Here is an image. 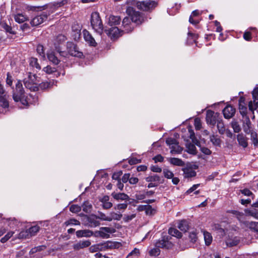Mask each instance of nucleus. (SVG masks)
Wrapping results in <instances>:
<instances>
[{
	"instance_id": "c9c22d12",
	"label": "nucleus",
	"mask_w": 258,
	"mask_h": 258,
	"mask_svg": "<svg viewBox=\"0 0 258 258\" xmlns=\"http://www.w3.org/2000/svg\"><path fill=\"white\" fill-rule=\"evenodd\" d=\"M82 207L83 211L87 213H90L92 208V205L88 201L85 202Z\"/></svg>"
},
{
	"instance_id": "b1692460",
	"label": "nucleus",
	"mask_w": 258,
	"mask_h": 258,
	"mask_svg": "<svg viewBox=\"0 0 258 258\" xmlns=\"http://www.w3.org/2000/svg\"><path fill=\"white\" fill-rule=\"evenodd\" d=\"M184 176L185 178L192 177L196 175V172L192 168L186 167L183 169Z\"/></svg>"
},
{
	"instance_id": "39448f33",
	"label": "nucleus",
	"mask_w": 258,
	"mask_h": 258,
	"mask_svg": "<svg viewBox=\"0 0 258 258\" xmlns=\"http://www.w3.org/2000/svg\"><path fill=\"white\" fill-rule=\"evenodd\" d=\"M115 247V243L110 241L96 244L92 245L89 248V250L91 252H95L98 251L105 250L108 248H112Z\"/></svg>"
},
{
	"instance_id": "ddd939ff",
	"label": "nucleus",
	"mask_w": 258,
	"mask_h": 258,
	"mask_svg": "<svg viewBox=\"0 0 258 258\" xmlns=\"http://www.w3.org/2000/svg\"><path fill=\"white\" fill-rule=\"evenodd\" d=\"M84 38L86 42H87L90 46H96L97 42L91 34L87 30L83 31Z\"/></svg>"
},
{
	"instance_id": "f03ea898",
	"label": "nucleus",
	"mask_w": 258,
	"mask_h": 258,
	"mask_svg": "<svg viewBox=\"0 0 258 258\" xmlns=\"http://www.w3.org/2000/svg\"><path fill=\"white\" fill-rule=\"evenodd\" d=\"M39 230V227L36 225L30 227L28 230H22L19 234H15L13 237V240L23 239L28 238L35 235Z\"/></svg>"
},
{
	"instance_id": "473e14b6",
	"label": "nucleus",
	"mask_w": 258,
	"mask_h": 258,
	"mask_svg": "<svg viewBox=\"0 0 258 258\" xmlns=\"http://www.w3.org/2000/svg\"><path fill=\"white\" fill-rule=\"evenodd\" d=\"M188 131L189 133V138L191 140L193 144L195 145L199 146L200 145V143L199 141V140L196 138L194 131L192 130L191 129H190Z\"/></svg>"
},
{
	"instance_id": "412c9836",
	"label": "nucleus",
	"mask_w": 258,
	"mask_h": 258,
	"mask_svg": "<svg viewBox=\"0 0 258 258\" xmlns=\"http://www.w3.org/2000/svg\"><path fill=\"white\" fill-rule=\"evenodd\" d=\"M114 232V229L110 227H101L99 232L100 235L103 238H108L109 235L106 233H112Z\"/></svg>"
},
{
	"instance_id": "774afa93",
	"label": "nucleus",
	"mask_w": 258,
	"mask_h": 258,
	"mask_svg": "<svg viewBox=\"0 0 258 258\" xmlns=\"http://www.w3.org/2000/svg\"><path fill=\"white\" fill-rule=\"evenodd\" d=\"M252 97L254 100H258V87H255L252 93Z\"/></svg>"
},
{
	"instance_id": "4468645a",
	"label": "nucleus",
	"mask_w": 258,
	"mask_h": 258,
	"mask_svg": "<svg viewBox=\"0 0 258 258\" xmlns=\"http://www.w3.org/2000/svg\"><path fill=\"white\" fill-rule=\"evenodd\" d=\"M131 19L129 17H125L122 20V26L123 27L124 30L126 33L131 32L133 29L134 26H132L131 24Z\"/></svg>"
},
{
	"instance_id": "4c0bfd02",
	"label": "nucleus",
	"mask_w": 258,
	"mask_h": 258,
	"mask_svg": "<svg viewBox=\"0 0 258 258\" xmlns=\"http://www.w3.org/2000/svg\"><path fill=\"white\" fill-rule=\"evenodd\" d=\"M200 13L198 10H195L194 11L191 15H190L189 19V22L192 24L193 25H197L199 23V21L197 20H194L192 17H196L199 15Z\"/></svg>"
},
{
	"instance_id": "2f4dec72",
	"label": "nucleus",
	"mask_w": 258,
	"mask_h": 258,
	"mask_svg": "<svg viewBox=\"0 0 258 258\" xmlns=\"http://www.w3.org/2000/svg\"><path fill=\"white\" fill-rule=\"evenodd\" d=\"M8 226L12 228H14L18 226L19 222L15 218H10L6 219Z\"/></svg>"
},
{
	"instance_id": "bb28decb",
	"label": "nucleus",
	"mask_w": 258,
	"mask_h": 258,
	"mask_svg": "<svg viewBox=\"0 0 258 258\" xmlns=\"http://www.w3.org/2000/svg\"><path fill=\"white\" fill-rule=\"evenodd\" d=\"M169 162L170 164L175 166H183L184 165V162L177 158H170L169 159Z\"/></svg>"
},
{
	"instance_id": "37998d69",
	"label": "nucleus",
	"mask_w": 258,
	"mask_h": 258,
	"mask_svg": "<svg viewBox=\"0 0 258 258\" xmlns=\"http://www.w3.org/2000/svg\"><path fill=\"white\" fill-rule=\"evenodd\" d=\"M122 215L120 214H117L115 212H111L108 216L109 218L110 219L109 221H111L112 220H120Z\"/></svg>"
},
{
	"instance_id": "0e129e2a",
	"label": "nucleus",
	"mask_w": 258,
	"mask_h": 258,
	"mask_svg": "<svg viewBox=\"0 0 258 258\" xmlns=\"http://www.w3.org/2000/svg\"><path fill=\"white\" fill-rule=\"evenodd\" d=\"M154 210L152 206L149 205H146L145 213L147 215H152L154 213Z\"/></svg>"
},
{
	"instance_id": "4d7b16f0",
	"label": "nucleus",
	"mask_w": 258,
	"mask_h": 258,
	"mask_svg": "<svg viewBox=\"0 0 258 258\" xmlns=\"http://www.w3.org/2000/svg\"><path fill=\"white\" fill-rule=\"evenodd\" d=\"M44 72L48 74H51L55 72H56V69L55 68H52L50 66H47L46 67H44L43 69Z\"/></svg>"
},
{
	"instance_id": "a19ab883",
	"label": "nucleus",
	"mask_w": 258,
	"mask_h": 258,
	"mask_svg": "<svg viewBox=\"0 0 258 258\" xmlns=\"http://www.w3.org/2000/svg\"><path fill=\"white\" fill-rule=\"evenodd\" d=\"M210 141L215 146H220L221 140L217 136L212 135L210 136Z\"/></svg>"
},
{
	"instance_id": "7ed1b4c3",
	"label": "nucleus",
	"mask_w": 258,
	"mask_h": 258,
	"mask_svg": "<svg viewBox=\"0 0 258 258\" xmlns=\"http://www.w3.org/2000/svg\"><path fill=\"white\" fill-rule=\"evenodd\" d=\"M91 23L93 28L96 32L100 35L103 33V26L98 13L94 12L92 14Z\"/></svg>"
},
{
	"instance_id": "f8f14e48",
	"label": "nucleus",
	"mask_w": 258,
	"mask_h": 258,
	"mask_svg": "<svg viewBox=\"0 0 258 258\" xmlns=\"http://www.w3.org/2000/svg\"><path fill=\"white\" fill-rule=\"evenodd\" d=\"M240 240V237L229 235L225 240V242L227 246L233 247L237 245L239 243Z\"/></svg>"
},
{
	"instance_id": "a18cd8bd",
	"label": "nucleus",
	"mask_w": 258,
	"mask_h": 258,
	"mask_svg": "<svg viewBox=\"0 0 258 258\" xmlns=\"http://www.w3.org/2000/svg\"><path fill=\"white\" fill-rule=\"evenodd\" d=\"M54 84V81L44 82L40 84V87L42 89H46L51 87Z\"/></svg>"
},
{
	"instance_id": "f3484780",
	"label": "nucleus",
	"mask_w": 258,
	"mask_h": 258,
	"mask_svg": "<svg viewBox=\"0 0 258 258\" xmlns=\"http://www.w3.org/2000/svg\"><path fill=\"white\" fill-rule=\"evenodd\" d=\"M91 243L89 240H81L73 245V248L75 250H79L87 247L91 245Z\"/></svg>"
},
{
	"instance_id": "f704fd0d",
	"label": "nucleus",
	"mask_w": 258,
	"mask_h": 258,
	"mask_svg": "<svg viewBox=\"0 0 258 258\" xmlns=\"http://www.w3.org/2000/svg\"><path fill=\"white\" fill-rule=\"evenodd\" d=\"M217 127L219 133L222 135L224 134L225 131V127L221 118L217 122Z\"/></svg>"
},
{
	"instance_id": "13d9d810",
	"label": "nucleus",
	"mask_w": 258,
	"mask_h": 258,
	"mask_svg": "<svg viewBox=\"0 0 258 258\" xmlns=\"http://www.w3.org/2000/svg\"><path fill=\"white\" fill-rule=\"evenodd\" d=\"M150 254L151 255V256H158L159 255L160 253V250L159 249V248L158 247H156L152 249L150 252Z\"/></svg>"
},
{
	"instance_id": "e2e57ef3",
	"label": "nucleus",
	"mask_w": 258,
	"mask_h": 258,
	"mask_svg": "<svg viewBox=\"0 0 258 258\" xmlns=\"http://www.w3.org/2000/svg\"><path fill=\"white\" fill-rule=\"evenodd\" d=\"M195 128L197 130H199L202 127V123H201V120L200 118H196L195 119Z\"/></svg>"
},
{
	"instance_id": "603ef678",
	"label": "nucleus",
	"mask_w": 258,
	"mask_h": 258,
	"mask_svg": "<svg viewBox=\"0 0 258 258\" xmlns=\"http://www.w3.org/2000/svg\"><path fill=\"white\" fill-rule=\"evenodd\" d=\"M65 224L67 226L69 225H79L80 222L75 219H70L65 222Z\"/></svg>"
},
{
	"instance_id": "de8ad7c7",
	"label": "nucleus",
	"mask_w": 258,
	"mask_h": 258,
	"mask_svg": "<svg viewBox=\"0 0 258 258\" xmlns=\"http://www.w3.org/2000/svg\"><path fill=\"white\" fill-rule=\"evenodd\" d=\"M231 125L235 133H238L241 131V127L237 121L233 120L231 123Z\"/></svg>"
},
{
	"instance_id": "c03bdc74",
	"label": "nucleus",
	"mask_w": 258,
	"mask_h": 258,
	"mask_svg": "<svg viewBox=\"0 0 258 258\" xmlns=\"http://www.w3.org/2000/svg\"><path fill=\"white\" fill-rule=\"evenodd\" d=\"M245 212L247 215L251 216L255 218L258 219V212L256 210L254 209L246 210Z\"/></svg>"
},
{
	"instance_id": "0eeeda50",
	"label": "nucleus",
	"mask_w": 258,
	"mask_h": 258,
	"mask_svg": "<svg viewBox=\"0 0 258 258\" xmlns=\"http://www.w3.org/2000/svg\"><path fill=\"white\" fill-rule=\"evenodd\" d=\"M157 3L154 1H146L138 2L137 7L139 9L143 11H149L155 8Z\"/></svg>"
},
{
	"instance_id": "79ce46f5",
	"label": "nucleus",
	"mask_w": 258,
	"mask_h": 258,
	"mask_svg": "<svg viewBox=\"0 0 258 258\" xmlns=\"http://www.w3.org/2000/svg\"><path fill=\"white\" fill-rule=\"evenodd\" d=\"M30 65L32 67L36 68L38 70H40L41 69L40 66L38 62V60L36 58L32 57L30 58Z\"/></svg>"
},
{
	"instance_id": "ea45409f",
	"label": "nucleus",
	"mask_w": 258,
	"mask_h": 258,
	"mask_svg": "<svg viewBox=\"0 0 258 258\" xmlns=\"http://www.w3.org/2000/svg\"><path fill=\"white\" fill-rule=\"evenodd\" d=\"M178 228L182 231L186 232L188 228L187 222L185 220L181 221L178 225Z\"/></svg>"
},
{
	"instance_id": "c85d7f7f",
	"label": "nucleus",
	"mask_w": 258,
	"mask_h": 258,
	"mask_svg": "<svg viewBox=\"0 0 258 258\" xmlns=\"http://www.w3.org/2000/svg\"><path fill=\"white\" fill-rule=\"evenodd\" d=\"M203 232L204 237L205 244L206 245L209 246L211 244L213 241V237L211 233H210L209 232L205 231H203Z\"/></svg>"
},
{
	"instance_id": "393cba45",
	"label": "nucleus",
	"mask_w": 258,
	"mask_h": 258,
	"mask_svg": "<svg viewBox=\"0 0 258 258\" xmlns=\"http://www.w3.org/2000/svg\"><path fill=\"white\" fill-rule=\"evenodd\" d=\"M251 122L250 121V119L248 117H247L245 120L243 122V129L244 132L247 134H250L251 131Z\"/></svg>"
},
{
	"instance_id": "680f3d73",
	"label": "nucleus",
	"mask_w": 258,
	"mask_h": 258,
	"mask_svg": "<svg viewBox=\"0 0 258 258\" xmlns=\"http://www.w3.org/2000/svg\"><path fill=\"white\" fill-rule=\"evenodd\" d=\"M166 143L170 147L172 145H174L175 144H176L177 143H178V142L176 141V139H175L174 138H169L167 139V140L166 141Z\"/></svg>"
},
{
	"instance_id": "7c9ffc66",
	"label": "nucleus",
	"mask_w": 258,
	"mask_h": 258,
	"mask_svg": "<svg viewBox=\"0 0 258 258\" xmlns=\"http://www.w3.org/2000/svg\"><path fill=\"white\" fill-rule=\"evenodd\" d=\"M14 19L17 22L22 23L28 20V17L23 14H18L15 16Z\"/></svg>"
},
{
	"instance_id": "5701e85b",
	"label": "nucleus",
	"mask_w": 258,
	"mask_h": 258,
	"mask_svg": "<svg viewBox=\"0 0 258 258\" xmlns=\"http://www.w3.org/2000/svg\"><path fill=\"white\" fill-rule=\"evenodd\" d=\"M171 246V243L168 240L161 239L156 243V246L161 248H169Z\"/></svg>"
},
{
	"instance_id": "bf43d9fd",
	"label": "nucleus",
	"mask_w": 258,
	"mask_h": 258,
	"mask_svg": "<svg viewBox=\"0 0 258 258\" xmlns=\"http://www.w3.org/2000/svg\"><path fill=\"white\" fill-rule=\"evenodd\" d=\"M97 217L98 219L103 221H109V220L110 219L109 218L108 216H106L105 214L100 212H98V216Z\"/></svg>"
},
{
	"instance_id": "6e6552de",
	"label": "nucleus",
	"mask_w": 258,
	"mask_h": 258,
	"mask_svg": "<svg viewBox=\"0 0 258 258\" xmlns=\"http://www.w3.org/2000/svg\"><path fill=\"white\" fill-rule=\"evenodd\" d=\"M221 119L220 114L214 111L208 110L207 111L206 121L208 124L214 125L217 122Z\"/></svg>"
},
{
	"instance_id": "9d476101",
	"label": "nucleus",
	"mask_w": 258,
	"mask_h": 258,
	"mask_svg": "<svg viewBox=\"0 0 258 258\" xmlns=\"http://www.w3.org/2000/svg\"><path fill=\"white\" fill-rule=\"evenodd\" d=\"M67 50L71 56L81 57L83 55L82 52L79 51L77 46L73 43H68Z\"/></svg>"
},
{
	"instance_id": "8fccbe9b",
	"label": "nucleus",
	"mask_w": 258,
	"mask_h": 258,
	"mask_svg": "<svg viewBox=\"0 0 258 258\" xmlns=\"http://www.w3.org/2000/svg\"><path fill=\"white\" fill-rule=\"evenodd\" d=\"M250 133L251 140L252 141L253 144L254 146L258 145V139H257V134L255 132L252 131Z\"/></svg>"
},
{
	"instance_id": "c756f323",
	"label": "nucleus",
	"mask_w": 258,
	"mask_h": 258,
	"mask_svg": "<svg viewBox=\"0 0 258 258\" xmlns=\"http://www.w3.org/2000/svg\"><path fill=\"white\" fill-rule=\"evenodd\" d=\"M120 18L118 16H110L108 19V23L110 25H116L119 24Z\"/></svg>"
},
{
	"instance_id": "e433bc0d",
	"label": "nucleus",
	"mask_w": 258,
	"mask_h": 258,
	"mask_svg": "<svg viewBox=\"0 0 258 258\" xmlns=\"http://www.w3.org/2000/svg\"><path fill=\"white\" fill-rule=\"evenodd\" d=\"M171 149L170 153L171 154L179 153L182 151V148L179 146L178 143L170 147Z\"/></svg>"
},
{
	"instance_id": "2eb2a0df",
	"label": "nucleus",
	"mask_w": 258,
	"mask_h": 258,
	"mask_svg": "<svg viewBox=\"0 0 258 258\" xmlns=\"http://www.w3.org/2000/svg\"><path fill=\"white\" fill-rule=\"evenodd\" d=\"M235 113V109L230 105L226 106L223 110V113L225 118H231Z\"/></svg>"
},
{
	"instance_id": "20e7f679",
	"label": "nucleus",
	"mask_w": 258,
	"mask_h": 258,
	"mask_svg": "<svg viewBox=\"0 0 258 258\" xmlns=\"http://www.w3.org/2000/svg\"><path fill=\"white\" fill-rule=\"evenodd\" d=\"M66 37L63 35H59L57 37L56 42L54 43L55 50L59 54V55L62 57H67L69 54L68 51L62 50V43L61 42H64Z\"/></svg>"
},
{
	"instance_id": "dca6fc26",
	"label": "nucleus",
	"mask_w": 258,
	"mask_h": 258,
	"mask_svg": "<svg viewBox=\"0 0 258 258\" xmlns=\"http://www.w3.org/2000/svg\"><path fill=\"white\" fill-rule=\"evenodd\" d=\"M104 31L111 38H115L121 35V32L116 27H112L109 30H105Z\"/></svg>"
},
{
	"instance_id": "69168bd1",
	"label": "nucleus",
	"mask_w": 258,
	"mask_h": 258,
	"mask_svg": "<svg viewBox=\"0 0 258 258\" xmlns=\"http://www.w3.org/2000/svg\"><path fill=\"white\" fill-rule=\"evenodd\" d=\"M239 111L240 114L242 116H244L247 113V108L242 105L241 104H239Z\"/></svg>"
},
{
	"instance_id": "cd10ccee",
	"label": "nucleus",
	"mask_w": 258,
	"mask_h": 258,
	"mask_svg": "<svg viewBox=\"0 0 258 258\" xmlns=\"http://www.w3.org/2000/svg\"><path fill=\"white\" fill-rule=\"evenodd\" d=\"M111 195L116 200H127L129 199V197L124 193L113 192Z\"/></svg>"
},
{
	"instance_id": "58836bf2",
	"label": "nucleus",
	"mask_w": 258,
	"mask_h": 258,
	"mask_svg": "<svg viewBox=\"0 0 258 258\" xmlns=\"http://www.w3.org/2000/svg\"><path fill=\"white\" fill-rule=\"evenodd\" d=\"M187 151L189 154L195 155L197 154V149L195 145L189 143L186 145Z\"/></svg>"
},
{
	"instance_id": "5fc2aeb1",
	"label": "nucleus",
	"mask_w": 258,
	"mask_h": 258,
	"mask_svg": "<svg viewBox=\"0 0 258 258\" xmlns=\"http://www.w3.org/2000/svg\"><path fill=\"white\" fill-rule=\"evenodd\" d=\"M81 210V207L77 205H73L70 207V211L72 213H77Z\"/></svg>"
},
{
	"instance_id": "864d4df0",
	"label": "nucleus",
	"mask_w": 258,
	"mask_h": 258,
	"mask_svg": "<svg viewBox=\"0 0 258 258\" xmlns=\"http://www.w3.org/2000/svg\"><path fill=\"white\" fill-rule=\"evenodd\" d=\"M163 172L164 176L167 178L171 179L174 176L173 172L167 169H163Z\"/></svg>"
},
{
	"instance_id": "3c124183",
	"label": "nucleus",
	"mask_w": 258,
	"mask_h": 258,
	"mask_svg": "<svg viewBox=\"0 0 258 258\" xmlns=\"http://www.w3.org/2000/svg\"><path fill=\"white\" fill-rule=\"evenodd\" d=\"M258 107V102L254 100L253 102L250 101L248 103L249 109L253 112Z\"/></svg>"
},
{
	"instance_id": "423d86ee",
	"label": "nucleus",
	"mask_w": 258,
	"mask_h": 258,
	"mask_svg": "<svg viewBox=\"0 0 258 258\" xmlns=\"http://www.w3.org/2000/svg\"><path fill=\"white\" fill-rule=\"evenodd\" d=\"M233 213L236 215L237 218L240 221L243 222L247 227L249 228V229L253 231L258 232V222H250L244 221L242 219V217L244 216V214L243 213H241L237 211H234Z\"/></svg>"
},
{
	"instance_id": "4be33fe9",
	"label": "nucleus",
	"mask_w": 258,
	"mask_h": 258,
	"mask_svg": "<svg viewBox=\"0 0 258 258\" xmlns=\"http://www.w3.org/2000/svg\"><path fill=\"white\" fill-rule=\"evenodd\" d=\"M109 197L108 196H103L100 200V202L103 204V207L104 209H108L112 206V203L109 202Z\"/></svg>"
},
{
	"instance_id": "338daca9",
	"label": "nucleus",
	"mask_w": 258,
	"mask_h": 258,
	"mask_svg": "<svg viewBox=\"0 0 258 258\" xmlns=\"http://www.w3.org/2000/svg\"><path fill=\"white\" fill-rule=\"evenodd\" d=\"M200 184H196L193 185L190 188H189L186 191V194L187 195L190 194L191 192L195 191L198 188V187L200 186Z\"/></svg>"
},
{
	"instance_id": "f257e3e1",
	"label": "nucleus",
	"mask_w": 258,
	"mask_h": 258,
	"mask_svg": "<svg viewBox=\"0 0 258 258\" xmlns=\"http://www.w3.org/2000/svg\"><path fill=\"white\" fill-rule=\"evenodd\" d=\"M16 88L13 91V98L15 102H21L22 104L25 105L27 103V101L24 97V90L21 81H17Z\"/></svg>"
},
{
	"instance_id": "a878e982",
	"label": "nucleus",
	"mask_w": 258,
	"mask_h": 258,
	"mask_svg": "<svg viewBox=\"0 0 258 258\" xmlns=\"http://www.w3.org/2000/svg\"><path fill=\"white\" fill-rule=\"evenodd\" d=\"M237 139L240 146H242L243 148H246L247 146V139L242 134L238 135Z\"/></svg>"
},
{
	"instance_id": "9b49d317",
	"label": "nucleus",
	"mask_w": 258,
	"mask_h": 258,
	"mask_svg": "<svg viewBox=\"0 0 258 258\" xmlns=\"http://www.w3.org/2000/svg\"><path fill=\"white\" fill-rule=\"evenodd\" d=\"M47 17V14L45 12H43L40 15L34 17L31 21V24L33 26H38L45 21Z\"/></svg>"
},
{
	"instance_id": "6ab92c4d",
	"label": "nucleus",
	"mask_w": 258,
	"mask_h": 258,
	"mask_svg": "<svg viewBox=\"0 0 258 258\" xmlns=\"http://www.w3.org/2000/svg\"><path fill=\"white\" fill-rule=\"evenodd\" d=\"M47 58L48 59V60L50 62H51L53 64H55V65H57L59 63L60 60L56 56L54 52H53V51L48 52L47 53Z\"/></svg>"
},
{
	"instance_id": "a211bd4d",
	"label": "nucleus",
	"mask_w": 258,
	"mask_h": 258,
	"mask_svg": "<svg viewBox=\"0 0 258 258\" xmlns=\"http://www.w3.org/2000/svg\"><path fill=\"white\" fill-rule=\"evenodd\" d=\"M76 236L78 238L83 237H89L93 235V232L90 230H78L76 232Z\"/></svg>"
},
{
	"instance_id": "052dcab7",
	"label": "nucleus",
	"mask_w": 258,
	"mask_h": 258,
	"mask_svg": "<svg viewBox=\"0 0 258 258\" xmlns=\"http://www.w3.org/2000/svg\"><path fill=\"white\" fill-rule=\"evenodd\" d=\"M136 216V214H132L131 215H124L123 219L124 222H128L135 218Z\"/></svg>"
},
{
	"instance_id": "09e8293b",
	"label": "nucleus",
	"mask_w": 258,
	"mask_h": 258,
	"mask_svg": "<svg viewBox=\"0 0 258 258\" xmlns=\"http://www.w3.org/2000/svg\"><path fill=\"white\" fill-rule=\"evenodd\" d=\"M15 234L14 231H9L3 237H2L1 239V241L2 243H5L11 237H12L13 235Z\"/></svg>"
},
{
	"instance_id": "72a5a7b5",
	"label": "nucleus",
	"mask_w": 258,
	"mask_h": 258,
	"mask_svg": "<svg viewBox=\"0 0 258 258\" xmlns=\"http://www.w3.org/2000/svg\"><path fill=\"white\" fill-rule=\"evenodd\" d=\"M168 233L171 236H175L177 238H180L182 237V233L174 228H170L169 229Z\"/></svg>"
},
{
	"instance_id": "49530a36",
	"label": "nucleus",
	"mask_w": 258,
	"mask_h": 258,
	"mask_svg": "<svg viewBox=\"0 0 258 258\" xmlns=\"http://www.w3.org/2000/svg\"><path fill=\"white\" fill-rule=\"evenodd\" d=\"M146 179L147 182H159L160 178L159 176L154 174L147 177Z\"/></svg>"
},
{
	"instance_id": "1a4fd4ad",
	"label": "nucleus",
	"mask_w": 258,
	"mask_h": 258,
	"mask_svg": "<svg viewBox=\"0 0 258 258\" xmlns=\"http://www.w3.org/2000/svg\"><path fill=\"white\" fill-rule=\"evenodd\" d=\"M36 78L34 75H31L29 73L28 79L25 78L24 80L25 86L30 90L35 91L36 86H35Z\"/></svg>"
},
{
	"instance_id": "6e6d98bb",
	"label": "nucleus",
	"mask_w": 258,
	"mask_h": 258,
	"mask_svg": "<svg viewBox=\"0 0 258 258\" xmlns=\"http://www.w3.org/2000/svg\"><path fill=\"white\" fill-rule=\"evenodd\" d=\"M141 17L137 14H136L132 16L131 21L132 22L137 23V24L141 23Z\"/></svg>"
},
{
	"instance_id": "aec40b11",
	"label": "nucleus",
	"mask_w": 258,
	"mask_h": 258,
	"mask_svg": "<svg viewBox=\"0 0 258 258\" xmlns=\"http://www.w3.org/2000/svg\"><path fill=\"white\" fill-rule=\"evenodd\" d=\"M97 217L95 215H91L87 217V220L91 227H96L99 225L100 223L97 220Z\"/></svg>"
}]
</instances>
